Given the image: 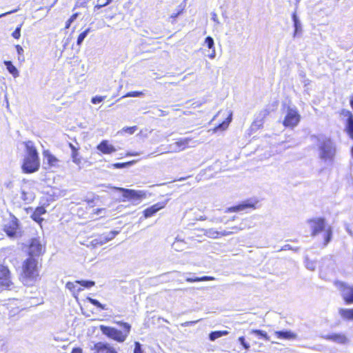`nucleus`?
<instances>
[{"label":"nucleus","instance_id":"63","mask_svg":"<svg viewBox=\"0 0 353 353\" xmlns=\"http://www.w3.org/2000/svg\"><path fill=\"white\" fill-rule=\"evenodd\" d=\"M350 105L353 110V93L350 96Z\"/></svg>","mask_w":353,"mask_h":353},{"label":"nucleus","instance_id":"38","mask_svg":"<svg viewBox=\"0 0 353 353\" xmlns=\"http://www.w3.org/2000/svg\"><path fill=\"white\" fill-rule=\"evenodd\" d=\"M144 93L141 91H133V92H129L125 95L123 96V97H139L141 96H143Z\"/></svg>","mask_w":353,"mask_h":353},{"label":"nucleus","instance_id":"45","mask_svg":"<svg viewBox=\"0 0 353 353\" xmlns=\"http://www.w3.org/2000/svg\"><path fill=\"white\" fill-rule=\"evenodd\" d=\"M105 97L95 96L92 98V103L94 104L99 103L104 100Z\"/></svg>","mask_w":353,"mask_h":353},{"label":"nucleus","instance_id":"26","mask_svg":"<svg viewBox=\"0 0 353 353\" xmlns=\"http://www.w3.org/2000/svg\"><path fill=\"white\" fill-rule=\"evenodd\" d=\"M43 157L44 159L47 160L48 164L50 166L56 165L57 163L58 162V159L54 155H52L48 150H45L43 152Z\"/></svg>","mask_w":353,"mask_h":353},{"label":"nucleus","instance_id":"29","mask_svg":"<svg viewBox=\"0 0 353 353\" xmlns=\"http://www.w3.org/2000/svg\"><path fill=\"white\" fill-rule=\"evenodd\" d=\"M204 235L209 238L212 239H219L220 237V234L219 233V231L215 230L213 228L206 229L203 230Z\"/></svg>","mask_w":353,"mask_h":353},{"label":"nucleus","instance_id":"64","mask_svg":"<svg viewBox=\"0 0 353 353\" xmlns=\"http://www.w3.org/2000/svg\"><path fill=\"white\" fill-rule=\"evenodd\" d=\"M72 353H82V351L79 348H76L72 350Z\"/></svg>","mask_w":353,"mask_h":353},{"label":"nucleus","instance_id":"28","mask_svg":"<svg viewBox=\"0 0 353 353\" xmlns=\"http://www.w3.org/2000/svg\"><path fill=\"white\" fill-rule=\"evenodd\" d=\"M229 334V332L226 330L223 331H214L210 333L209 339L212 341H215L216 339L222 337L223 336H226Z\"/></svg>","mask_w":353,"mask_h":353},{"label":"nucleus","instance_id":"5","mask_svg":"<svg viewBox=\"0 0 353 353\" xmlns=\"http://www.w3.org/2000/svg\"><path fill=\"white\" fill-rule=\"evenodd\" d=\"M120 325L123 327V331L118 330L114 327L105 325H101L100 330L101 332L108 338L117 341V342L122 343L125 341L128 335L129 334L131 326L128 323H120Z\"/></svg>","mask_w":353,"mask_h":353},{"label":"nucleus","instance_id":"6","mask_svg":"<svg viewBox=\"0 0 353 353\" xmlns=\"http://www.w3.org/2000/svg\"><path fill=\"white\" fill-rule=\"evenodd\" d=\"M35 199V194L34 192V188L32 183L28 181H23V183L21 185L20 196L17 194L14 196L13 200L14 203L21 204H29L31 203Z\"/></svg>","mask_w":353,"mask_h":353},{"label":"nucleus","instance_id":"3","mask_svg":"<svg viewBox=\"0 0 353 353\" xmlns=\"http://www.w3.org/2000/svg\"><path fill=\"white\" fill-rule=\"evenodd\" d=\"M38 276V261L29 256L23 263L20 279L24 285H32Z\"/></svg>","mask_w":353,"mask_h":353},{"label":"nucleus","instance_id":"50","mask_svg":"<svg viewBox=\"0 0 353 353\" xmlns=\"http://www.w3.org/2000/svg\"><path fill=\"white\" fill-rule=\"evenodd\" d=\"M235 232H231V231H226V230L219 232V233L220 234V236L231 235V234H235Z\"/></svg>","mask_w":353,"mask_h":353},{"label":"nucleus","instance_id":"58","mask_svg":"<svg viewBox=\"0 0 353 353\" xmlns=\"http://www.w3.org/2000/svg\"><path fill=\"white\" fill-rule=\"evenodd\" d=\"M78 17V13H74L70 17V19H68L69 20V22H73L74 21V20H76V19Z\"/></svg>","mask_w":353,"mask_h":353},{"label":"nucleus","instance_id":"44","mask_svg":"<svg viewBox=\"0 0 353 353\" xmlns=\"http://www.w3.org/2000/svg\"><path fill=\"white\" fill-rule=\"evenodd\" d=\"M132 163H133V161H130L128 163H117L113 164V167L114 168H124L128 167L130 165H132Z\"/></svg>","mask_w":353,"mask_h":353},{"label":"nucleus","instance_id":"10","mask_svg":"<svg viewBox=\"0 0 353 353\" xmlns=\"http://www.w3.org/2000/svg\"><path fill=\"white\" fill-rule=\"evenodd\" d=\"M113 188L117 191L123 192V196L127 199L140 200L145 196V193L141 190H134L115 187Z\"/></svg>","mask_w":353,"mask_h":353},{"label":"nucleus","instance_id":"16","mask_svg":"<svg viewBox=\"0 0 353 353\" xmlns=\"http://www.w3.org/2000/svg\"><path fill=\"white\" fill-rule=\"evenodd\" d=\"M94 353H117V350L108 343H97L94 346Z\"/></svg>","mask_w":353,"mask_h":353},{"label":"nucleus","instance_id":"21","mask_svg":"<svg viewBox=\"0 0 353 353\" xmlns=\"http://www.w3.org/2000/svg\"><path fill=\"white\" fill-rule=\"evenodd\" d=\"M274 334L276 338L279 339L290 340L296 337V335L293 332L288 330L276 331Z\"/></svg>","mask_w":353,"mask_h":353},{"label":"nucleus","instance_id":"55","mask_svg":"<svg viewBox=\"0 0 353 353\" xmlns=\"http://www.w3.org/2000/svg\"><path fill=\"white\" fill-rule=\"evenodd\" d=\"M105 212V208H98L97 210H94V214H97V215H99L101 214H102L103 212Z\"/></svg>","mask_w":353,"mask_h":353},{"label":"nucleus","instance_id":"8","mask_svg":"<svg viewBox=\"0 0 353 353\" xmlns=\"http://www.w3.org/2000/svg\"><path fill=\"white\" fill-rule=\"evenodd\" d=\"M12 285L8 268L0 264V286L2 288L10 290Z\"/></svg>","mask_w":353,"mask_h":353},{"label":"nucleus","instance_id":"25","mask_svg":"<svg viewBox=\"0 0 353 353\" xmlns=\"http://www.w3.org/2000/svg\"><path fill=\"white\" fill-rule=\"evenodd\" d=\"M186 243L183 240L179 239V236H177L175 239V241L172 243V248L177 251L180 252L183 250L185 248Z\"/></svg>","mask_w":353,"mask_h":353},{"label":"nucleus","instance_id":"2","mask_svg":"<svg viewBox=\"0 0 353 353\" xmlns=\"http://www.w3.org/2000/svg\"><path fill=\"white\" fill-rule=\"evenodd\" d=\"M26 155L24 157L22 165L23 172L25 173H33L37 172L40 167L39 154L32 141L25 143Z\"/></svg>","mask_w":353,"mask_h":353},{"label":"nucleus","instance_id":"51","mask_svg":"<svg viewBox=\"0 0 353 353\" xmlns=\"http://www.w3.org/2000/svg\"><path fill=\"white\" fill-rule=\"evenodd\" d=\"M199 320H197V321H186L183 323L181 324L182 326L183 327H187V326H190V325H194L195 323H196Z\"/></svg>","mask_w":353,"mask_h":353},{"label":"nucleus","instance_id":"17","mask_svg":"<svg viewBox=\"0 0 353 353\" xmlns=\"http://www.w3.org/2000/svg\"><path fill=\"white\" fill-rule=\"evenodd\" d=\"M165 206V203H157L153 205L146 208L143 211V216L145 219L150 218L155 214L158 211L163 209Z\"/></svg>","mask_w":353,"mask_h":353},{"label":"nucleus","instance_id":"19","mask_svg":"<svg viewBox=\"0 0 353 353\" xmlns=\"http://www.w3.org/2000/svg\"><path fill=\"white\" fill-rule=\"evenodd\" d=\"M97 150L103 154H111L116 151V149L112 145L108 143L106 140L102 141L97 147Z\"/></svg>","mask_w":353,"mask_h":353},{"label":"nucleus","instance_id":"59","mask_svg":"<svg viewBox=\"0 0 353 353\" xmlns=\"http://www.w3.org/2000/svg\"><path fill=\"white\" fill-rule=\"evenodd\" d=\"M212 50V52L210 53V54H209V57L212 59H214L215 57H216V50H215V48H212L211 49Z\"/></svg>","mask_w":353,"mask_h":353},{"label":"nucleus","instance_id":"32","mask_svg":"<svg viewBox=\"0 0 353 353\" xmlns=\"http://www.w3.org/2000/svg\"><path fill=\"white\" fill-rule=\"evenodd\" d=\"M192 141L190 138L181 139L176 141L178 147L181 148V151L185 150L189 145L190 142Z\"/></svg>","mask_w":353,"mask_h":353},{"label":"nucleus","instance_id":"40","mask_svg":"<svg viewBox=\"0 0 353 353\" xmlns=\"http://www.w3.org/2000/svg\"><path fill=\"white\" fill-rule=\"evenodd\" d=\"M108 6L105 0H97L94 6V10H99L103 7Z\"/></svg>","mask_w":353,"mask_h":353},{"label":"nucleus","instance_id":"36","mask_svg":"<svg viewBox=\"0 0 353 353\" xmlns=\"http://www.w3.org/2000/svg\"><path fill=\"white\" fill-rule=\"evenodd\" d=\"M252 332L263 338L265 341H270V337L268 336L267 333L263 330H254L252 331Z\"/></svg>","mask_w":353,"mask_h":353},{"label":"nucleus","instance_id":"35","mask_svg":"<svg viewBox=\"0 0 353 353\" xmlns=\"http://www.w3.org/2000/svg\"><path fill=\"white\" fill-rule=\"evenodd\" d=\"M77 283L85 288H90L95 285L92 281H77Z\"/></svg>","mask_w":353,"mask_h":353},{"label":"nucleus","instance_id":"18","mask_svg":"<svg viewBox=\"0 0 353 353\" xmlns=\"http://www.w3.org/2000/svg\"><path fill=\"white\" fill-rule=\"evenodd\" d=\"M250 208H254V204L250 201H246V202H243L241 204H239L237 205L227 208L225 210V212L226 213L236 212L245 210V209Z\"/></svg>","mask_w":353,"mask_h":353},{"label":"nucleus","instance_id":"30","mask_svg":"<svg viewBox=\"0 0 353 353\" xmlns=\"http://www.w3.org/2000/svg\"><path fill=\"white\" fill-rule=\"evenodd\" d=\"M232 112H230L228 117L226 119V120L224 121L223 122H222L221 124H219L217 127H216L214 129V132H216L218 130H225L228 127L229 123L232 121Z\"/></svg>","mask_w":353,"mask_h":353},{"label":"nucleus","instance_id":"47","mask_svg":"<svg viewBox=\"0 0 353 353\" xmlns=\"http://www.w3.org/2000/svg\"><path fill=\"white\" fill-rule=\"evenodd\" d=\"M137 130V127L136 126H133V127H126V128H123V131L130 134H132L134 133V132L136 131Z\"/></svg>","mask_w":353,"mask_h":353},{"label":"nucleus","instance_id":"43","mask_svg":"<svg viewBox=\"0 0 353 353\" xmlns=\"http://www.w3.org/2000/svg\"><path fill=\"white\" fill-rule=\"evenodd\" d=\"M22 27V24H20L15 30L12 32V36L17 39H19L21 37V29Z\"/></svg>","mask_w":353,"mask_h":353},{"label":"nucleus","instance_id":"27","mask_svg":"<svg viewBox=\"0 0 353 353\" xmlns=\"http://www.w3.org/2000/svg\"><path fill=\"white\" fill-rule=\"evenodd\" d=\"M292 19L294 26V37H296L301 32V23L295 12L292 14Z\"/></svg>","mask_w":353,"mask_h":353},{"label":"nucleus","instance_id":"1","mask_svg":"<svg viewBox=\"0 0 353 353\" xmlns=\"http://www.w3.org/2000/svg\"><path fill=\"white\" fill-rule=\"evenodd\" d=\"M312 231L310 235L316 238L317 241L326 246L331 241L332 236V228L328 225L323 217L310 219Z\"/></svg>","mask_w":353,"mask_h":353},{"label":"nucleus","instance_id":"41","mask_svg":"<svg viewBox=\"0 0 353 353\" xmlns=\"http://www.w3.org/2000/svg\"><path fill=\"white\" fill-rule=\"evenodd\" d=\"M119 233V231L112 230L108 234H105V238H107L108 242L111 241L112 239H113Z\"/></svg>","mask_w":353,"mask_h":353},{"label":"nucleus","instance_id":"60","mask_svg":"<svg viewBox=\"0 0 353 353\" xmlns=\"http://www.w3.org/2000/svg\"><path fill=\"white\" fill-rule=\"evenodd\" d=\"M159 116L160 117H165L168 114V112L162 110H159Z\"/></svg>","mask_w":353,"mask_h":353},{"label":"nucleus","instance_id":"57","mask_svg":"<svg viewBox=\"0 0 353 353\" xmlns=\"http://www.w3.org/2000/svg\"><path fill=\"white\" fill-rule=\"evenodd\" d=\"M4 185L8 189H12L13 188V183L12 181H8L4 183Z\"/></svg>","mask_w":353,"mask_h":353},{"label":"nucleus","instance_id":"9","mask_svg":"<svg viewBox=\"0 0 353 353\" xmlns=\"http://www.w3.org/2000/svg\"><path fill=\"white\" fill-rule=\"evenodd\" d=\"M299 118L296 110L288 108L283 123L285 127H294L298 124Z\"/></svg>","mask_w":353,"mask_h":353},{"label":"nucleus","instance_id":"24","mask_svg":"<svg viewBox=\"0 0 353 353\" xmlns=\"http://www.w3.org/2000/svg\"><path fill=\"white\" fill-rule=\"evenodd\" d=\"M4 64L6 66V69L10 74L12 75L14 78H17L19 76V72L17 68L12 64L10 61H5Z\"/></svg>","mask_w":353,"mask_h":353},{"label":"nucleus","instance_id":"53","mask_svg":"<svg viewBox=\"0 0 353 353\" xmlns=\"http://www.w3.org/2000/svg\"><path fill=\"white\" fill-rule=\"evenodd\" d=\"M91 244L92 245L93 247L101 246V245H99V239L98 237H97L94 239H93L91 241Z\"/></svg>","mask_w":353,"mask_h":353},{"label":"nucleus","instance_id":"52","mask_svg":"<svg viewBox=\"0 0 353 353\" xmlns=\"http://www.w3.org/2000/svg\"><path fill=\"white\" fill-rule=\"evenodd\" d=\"M212 15V20L215 22L216 24H220V21L218 19L217 14L215 12H212L211 14Z\"/></svg>","mask_w":353,"mask_h":353},{"label":"nucleus","instance_id":"37","mask_svg":"<svg viewBox=\"0 0 353 353\" xmlns=\"http://www.w3.org/2000/svg\"><path fill=\"white\" fill-rule=\"evenodd\" d=\"M72 161L77 165H80V164L81 163V158L79 157L78 151H74L72 152Z\"/></svg>","mask_w":353,"mask_h":353},{"label":"nucleus","instance_id":"39","mask_svg":"<svg viewBox=\"0 0 353 353\" xmlns=\"http://www.w3.org/2000/svg\"><path fill=\"white\" fill-rule=\"evenodd\" d=\"M205 44L209 49L214 48V41L212 37L208 36L205 39Z\"/></svg>","mask_w":353,"mask_h":353},{"label":"nucleus","instance_id":"62","mask_svg":"<svg viewBox=\"0 0 353 353\" xmlns=\"http://www.w3.org/2000/svg\"><path fill=\"white\" fill-rule=\"evenodd\" d=\"M232 230L231 232H236L235 233H237L239 231L242 230L243 228L237 226H234L232 228Z\"/></svg>","mask_w":353,"mask_h":353},{"label":"nucleus","instance_id":"56","mask_svg":"<svg viewBox=\"0 0 353 353\" xmlns=\"http://www.w3.org/2000/svg\"><path fill=\"white\" fill-rule=\"evenodd\" d=\"M16 50H17V52L18 54H19V55L23 54V48L21 46L17 45L16 46Z\"/></svg>","mask_w":353,"mask_h":353},{"label":"nucleus","instance_id":"20","mask_svg":"<svg viewBox=\"0 0 353 353\" xmlns=\"http://www.w3.org/2000/svg\"><path fill=\"white\" fill-rule=\"evenodd\" d=\"M46 213V210L43 206L37 207L31 215V218L37 223L41 224L43 221L41 215Z\"/></svg>","mask_w":353,"mask_h":353},{"label":"nucleus","instance_id":"61","mask_svg":"<svg viewBox=\"0 0 353 353\" xmlns=\"http://www.w3.org/2000/svg\"><path fill=\"white\" fill-rule=\"evenodd\" d=\"M292 250V248L290 245H285L282 247V248L280 250Z\"/></svg>","mask_w":353,"mask_h":353},{"label":"nucleus","instance_id":"34","mask_svg":"<svg viewBox=\"0 0 353 353\" xmlns=\"http://www.w3.org/2000/svg\"><path fill=\"white\" fill-rule=\"evenodd\" d=\"M88 301L94 306L99 307L101 310H107L105 305L101 304L98 300L88 297Z\"/></svg>","mask_w":353,"mask_h":353},{"label":"nucleus","instance_id":"11","mask_svg":"<svg viewBox=\"0 0 353 353\" xmlns=\"http://www.w3.org/2000/svg\"><path fill=\"white\" fill-rule=\"evenodd\" d=\"M343 114L347 119L345 122L344 131L347 137L353 140V114L350 110H342Z\"/></svg>","mask_w":353,"mask_h":353},{"label":"nucleus","instance_id":"54","mask_svg":"<svg viewBox=\"0 0 353 353\" xmlns=\"http://www.w3.org/2000/svg\"><path fill=\"white\" fill-rule=\"evenodd\" d=\"M18 10H19V8H17V9H14V10H10V11H9V12H6L3 13V14H0V18H1V17H5V16H7V15H8V14H10L14 13V12H17Z\"/></svg>","mask_w":353,"mask_h":353},{"label":"nucleus","instance_id":"48","mask_svg":"<svg viewBox=\"0 0 353 353\" xmlns=\"http://www.w3.org/2000/svg\"><path fill=\"white\" fill-rule=\"evenodd\" d=\"M97 237L99 239V245H103V244L108 243L107 238H105V234H101Z\"/></svg>","mask_w":353,"mask_h":353},{"label":"nucleus","instance_id":"46","mask_svg":"<svg viewBox=\"0 0 353 353\" xmlns=\"http://www.w3.org/2000/svg\"><path fill=\"white\" fill-rule=\"evenodd\" d=\"M239 341L240 342V343L242 345V346L245 349V350H249L250 348V345L249 343H248L246 341H245V339L243 336H241L239 338Z\"/></svg>","mask_w":353,"mask_h":353},{"label":"nucleus","instance_id":"33","mask_svg":"<svg viewBox=\"0 0 353 353\" xmlns=\"http://www.w3.org/2000/svg\"><path fill=\"white\" fill-rule=\"evenodd\" d=\"M90 32V28H87L83 32H82L78 37L77 44L78 46H81L83 43L85 38L88 36V33Z\"/></svg>","mask_w":353,"mask_h":353},{"label":"nucleus","instance_id":"49","mask_svg":"<svg viewBox=\"0 0 353 353\" xmlns=\"http://www.w3.org/2000/svg\"><path fill=\"white\" fill-rule=\"evenodd\" d=\"M134 353H143L141 345L139 342L135 343Z\"/></svg>","mask_w":353,"mask_h":353},{"label":"nucleus","instance_id":"15","mask_svg":"<svg viewBox=\"0 0 353 353\" xmlns=\"http://www.w3.org/2000/svg\"><path fill=\"white\" fill-rule=\"evenodd\" d=\"M325 339L327 341L340 344H345L348 342L347 337L343 333L328 334L325 336Z\"/></svg>","mask_w":353,"mask_h":353},{"label":"nucleus","instance_id":"22","mask_svg":"<svg viewBox=\"0 0 353 353\" xmlns=\"http://www.w3.org/2000/svg\"><path fill=\"white\" fill-rule=\"evenodd\" d=\"M339 314L341 317L346 321L353 320V307L352 308H341L339 310Z\"/></svg>","mask_w":353,"mask_h":353},{"label":"nucleus","instance_id":"42","mask_svg":"<svg viewBox=\"0 0 353 353\" xmlns=\"http://www.w3.org/2000/svg\"><path fill=\"white\" fill-rule=\"evenodd\" d=\"M168 150L171 152H179L181 151V148L178 147V145L176 143H173L172 144H170L168 145Z\"/></svg>","mask_w":353,"mask_h":353},{"label":"nucleus","instance_id":"4","mask_svg":"<svg viewBox=\"0 0 353 353\" xmlns=\"http://www.w3.org/2000/svg\"><path fill=\"white\" fill-rule=\"evenodd\" d=\"M319 157L323 161H333L336 154V146L329 137L317 138Z\"/></svg>","mask_w":353,"mask_h":353},{"label":"nucleus","instance_id":"12","mask_svg":"<svg viewBox=\"0 0 353 353\" xmlns=\"http://www.w3.org/2000/svg\"><path fill=\"white\" fill-rule=\"evenodd\" d=\"M269 114V111L266 109L261 110L258 112L256 116L254 121L251 125V130L256 131L260 129L263 124L264 119Z\"/></svg>","mask_w":353,"mask_h":353},{"label":"nucleus","instance_id":"31","mask_svg":"<svg viewBox=\"0 0 353 353\" xmlns=\"http://www.w3.org/2000/svg\"><path fill=\"white\" fill-rule=\"evenodd\" d=\"M214 280V278L212 276H204L202 277H194V278H186V281L189 283L197 282V281H212Z\"/></svg>","mask_w":353,"mask_h":353},{"label":"nucleus","instance_id":"7","mask_svg":"<svg viewBox=\"0 0 353 353\" xmlns=\"http://www.w3.org/2000/svg\"><path fill=\"white\" fill-rule=\"evenodd\" d=\"M334 285L342 292V298L346 305L353 304V286H350L344 282L336 281Z\"/></svg>","mask_w":353,"mask_h":353},{"label":"nucleus","instance_id":"23","mask_svg":"<svg viewBox=\"0 0 353 353\" xmlns=\"http://www.w3.org/2000/svg\"><path fill=\"white\" fill-rule=\"evenodd\" d=\"M77 281L75 282H68L65 285L67 289H68L74 297L77 298L79 293L82 290L80 287L77 288Z\"/></svg>","mask_w":353,"mask_h":353},{"label":"nucleus","instance_id":"14","mask_svg":"<svg viewBox=\"0 0 353 353\" xmlns=\"http://www.w3.org/2000/svg\"><path fill=\"white\" fill-rule=\"evenodd\" d=\"M44 250L41 243L37 239H33L31 241L29 247V255L33 257L34 256H39L43 253Z\"/></svg>","mask_w":353,"mask_h":353},{"label":"nucleus","instance_id":"13","mask_svg":"<svg viewBox=\"0 0 353 353\" xmlns=\"http://www.w3.org/2000/svg\"><path fill=\"white\" fill-rule=\"evenodd\" d=\"M18 229L19 221L15 216H12L4 225V231L10 237H13L16 235Z\"/></svg>","mask_w":353,"mask_h":353}]
</instances>
